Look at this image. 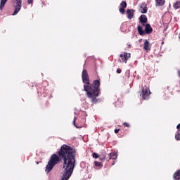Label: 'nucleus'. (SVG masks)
Returning a JSON list of instances; mask_svg holds the SVG:
<instances>
[{
    "label": "nucleus",
    "mask_w": 180,
    "mask_h": 180,
    "mask_svg": "<svg viewBox=\"0 0 180 180\" xmlns=\"http://www.w3.org/2000/svg\"><path fill=\"white\" fill-rule=\"evenodd\" d=\"M140 22L141 23H147L148 22L147 15H141L140 16Z\"/></svg>",
    "instance_id": "10"
},
{
    "label": "nucleus",
    "mask_w": 180,
    "mask_h": 180,
    "mask_svg": "<svg viewBox=\"0 0 180 180\" xmlns=\"http://www.w3.org/2000/svg\"><path fill=\"white\" fill-rule=\"evenodd\" d=\"M77 157V150L72 148L67 145H63L60 147V150L57 154H53L48 165L46 167V172L49 174L57 165L60 163V160L63 162V174L61 180H68L71 178L72 172H74V167H75V158Z\"/></svg>",
    "instance_id": "1"
},
{
    "label": "nucleus",
    "mask_w": 180,
    "mask_h": 180,
    "mask_svg": "<svg viewBox=\"0 0 180 180\" xmlns=\"http://www.w3.org/2000/svg\"><path fill=\"white\" fill-rule=\"evenodd\" d=\"M134 12L136 11L133 9L127 10V15L128 19L131 20V19H133V18H134Z\"/></svg>",
    "instance_id": "7"
},
{
    "label": "nucleus",
    "mask_w": 180,
    "mask_h": 180,
    "mask_svg": "<svg viewBox=\"0 0 180 180\" xmlns=\"http://www.w3.org/2000/svg\"><path fill=\"white\" fill-rule=\"evenodd\" d=\"M117 154L115 153H111L109 154V160H117Z\"/></svg>",
    "instance_id": "14"
},
{
    "label": "nucleus",
    "mask_w": 180,
    "mask_h": 180,
    "mask_svg": "<svg viewBox=\"0 0 180 180\" xmlns=\"http://www.w3.org/2000/svg\"><path fill=\"white\" fill-rule=\"evenodd\" d=\"M178 75L180 77V70H178Z\"/></svg>",
    "instance_id": "28"
},
{
    "label": "nucleus",
    "mask_w": 180,
    "mask_h": 180,
    "mask_svg": "<svg viewBox=\"0 0 180 180\" xmlns=\"http://www.w3.org/2000/svg\"><path fill=\"white\" fill-rule=\"evenodd\" d=\"M173 179H174V180H179L180 179V169L176 170L173 174Z\"/></svg>",
    "instance_id": "9"
},
{
    "label": "nucleus",
    "mask_w": 180,
    "mask_h": 180,
    "mask_svg": "<svg viewBox=\"0 0 180 180\" xmlns=\"http://www.w3.org/2000/svg\"><path fill=\"white\" fill-rule=\"evenodd\" d=\"M156 6H164L165 5V0H155Z\"/></svg>",
    "instance_id": "11"
},
{
    "label": "nucleus",
    "mask_w": 180,
    "mask_h": 180,
    "mask_svg": "<svg viewBox=\"0 0 180 180\" xmlns=\"http://www.w3.org/2000/svg\"><path fill=\"white\" fill-rule=\"evenodd\" d=\"M131 44H129V45H128V48H129V49H131Z\"/></svg>",
    "instance_id": "29"
},
{
    "label": "nucleus",
    "mask_w": 180,
    "mask_h": 180,
    "mask_svg": "<svg viewBox=\"0 0 180 180\" xmlns=\"http://www.w3.org/2000/svg\"><path fill=\"white\" fill-rule=\"evenodd\" d=\"M28 5H32L33 4V0H27Z\"/></svg>",
    "instance_id": "23"
},
{
    "label": "nucleus",
    "mask_w": 180,
    "mask_h": 180,
    "mask_svg": "<svg viewBox=\"0 0 180 180\" xmlns=\"http://www.w3.org/2000/svg\"><path fill=\"white\" fill-rule=\"evenodd\" d=\"M173 7L174 8V9H179L180 8V1H176L173 4Z\"/></svg>",
    "instance_id": "16"
},
{
    "label": "nucleus",
    "mask_w": 180,
    "mask_h": 180,
    "mask_svg": "<svg viewBox=\"0 0 180 180\" xmlns=\"http://www.w3.org/2000/svg\"><path fill=\"white\" fill-rule=\"evenodd\" d=\"M150 94H151V91H150V89L147 86L142 87L141 96L143 101L149 99Z\"/></svg>",
    "instance_id": "4"
},
{
    "label": "nucleus",
    "mask_w": 180,
    "mask_h": 180,
    "mask_svg": "<svg viewBox=\"0 0 180 180\" xmlns=\"http://www.w3.org/2000/svg\"><path fill=\"white\" fill-rule=\"evenodd\" d=\"M6 2H8V0H1L0 11H2V9H4ZM14 2H15V11L13 13V15H18V13H19V11L22 8V0H15Z\"/></svg>",
    "instance_id": "3"
},
{
    "label": "nucleus",
    "mask_w": 180,
    "mask_h": 180,
    "mask_svg": "<svg viewBox=\"0 0 180 180\" xmlns=\"http://www.w3.org/2000/svg\"><path fill=\"white\" fill-rule=\"evenodd\" d=\"M138 32L140 34V36H143V34H146L145 30H143V27L138 25Z\"/></svg>",
    "instance_id": "12"
},
{
    "label": "nucleus",
    "mask_w": 180,
    "mask_h": 180,
    "mask_svg": "<svg viewBox=\"0 0 180 180\" xmlns=\"http://www.w3.org/2000/svg\"><path fill=\"white\" fill-rule=\"evenodd\" d=\"M93 158H99V155L96 153H93Z\"/></svg>",
    "instance_id": "21"
},
{
    "label": "nucleus",
    "mask_w": 180,
    "mask_h": 180,
    "mask_svg": "<svg viewBox=\"0 0 180 180\" xmlns=\"http://www.w3.org/2000/svg\"><path fill=\"white\" fill-rule=\"evenodd\" d=\"M147 11H148V8H147V6H141L140 8H139V11L141 13H147Z\"/></svg>",
    "instance_id": "15"
},
{
    "label": "nucleus",
    "mask_w": 180,
    "mask_h": 180,
    "mask_svg": "<svg viewBox=\"0 0 180 180\" xmlns=\"http://www.w3.org/2000/svg\"><path fill=\"white\" fill-rule=\"evenodd\" d=\"M95 167H98V168H101L103 167L102 163L98 161L94 162Z\"/></svg>",
    "instance_id": "18"
},
{
    "label": "nucleus",
    "mask_w": 180,
    "mask_h": 180,
    "mask_svg": "<svg viewBox=\"0 0 180 180\" xmlns=\"http://www.w3.org/2000/svg\"><path fill=\"white\" fill-rule=\"evenodd\" d=\"M122 124L124 127H130V124L127 122H124Z\"/></svg>",
    "instance_id": "22"
},
{
    "label": "nucleus",
    "mask_w": 180,
    "mask_h": 180,
    "mask_svg": "<svg viewBox=\"0 0 180 180\" xmlns=\"http://www.w3.org/2000/svg\"><path fill=\"white\" fill-rule=\"evenodd\" d=\"M98 158H99L100 161H105V160H106V153H105V152L101 153V154L99 155Z\"/></svg>",
    "instance_id": "13"
},
{
    "label": "nucleus",
    "mask_w": 180,
    "mask_h": 180,
    "mask_svg": "<svg viewBox=\"0 0 180 180\" xmlns=\"http://www.w3.org/2000/svg\"><path fill=\"white\" fill-rule=\"evenodd\" d=\"M112 165H115V163H112Z\"/></svg>",
    "instance_id": "32"
},
{
    "label": "nucleus",
    "mask_w": 180,
    "mask_h": 180,
    "mask_svg": "<svg viewBox=\"0 0 180 180\" xmlns=\"http://www.w3.org/2000/svg\"><path fill=\"white\" fill-rule=\"evenodd\" d=\"M75 120H77L76 118L74 119V121H73L74 124H75Z\"/></svg>",
    "instance_id": "30"
},
{
    "label": "nucleus",
    "mask_w": 180,
    "mask_h": 180,
    "mask_svg": "<svg viewBox=\"0 0 180 180\" xmlns=\"http://www.w3.org/2000/svg\"><path fill=\"white\" fill-rule=\"evenodd\" d=\"M117 74H121L122 73V69H120V68L117 69Z\"/></svg>",
    "instance_id": "24"
},
{
    "label": "nucleus",
    "mask_w": 180,
    "mask_h": 180,
    "mask_svg": "<svg viewBox=\"0 0 180 180\" xmlns=\"http://www.w3.org/2000/svg\"><path fill=\"white\" fill-rule=\"evenodd\" d=\"M120 6L121 8H126L127 6V4L126 3V1H122L120 4Z\"/></svg>",
    "instance_id": "19"
},
{
    "label": "nucleus",
    "mask_w": 180,
    "mask_h": 180,
    "mask_svg": "<svg viewBox=\"0 0 180 180\" xmlns=\"http://www.w3.org/2000/svg\"><path fill=\"white\" fill-rule=\"evenodd\" d=\"M150 33H153V27H151L150 24H146L145 28V34H150Z\"/></svg>",
    "instance_id": "8"
},
{
    "label": "nucleus",
    "mask_w": 180,
    "mask_h": 180,
    "mask_svg": "<svg viewBox=\"0 0 180 180\" xmlns=\"http://www.w3.org/2000/svg\"><path fill=\"white\" fill-rule=\"evenodd\" d=\"M82 79L84 84V91L89 99H91L92 103H98V96L101 95V80H94L92 84L90 82L89 75L86 70H83L82 73Z\"/></svg>",
    "instance_id": "2"
},
{
    "label": "nucleus",
    "mask_w": 180,
    "mask_h": 180,
    "mask_svg": "<svg viewBox=\"0 0 180 180\" xmlns=\"http://www.w3.org/2000/svg\"><path fill=\"white\" fill-rule=\"evenodd\" d=\"M176 129H177L178 130H180V124H179L176 126Z\"/></svg>",
    "instance_id": "26"
},
{
    "label": "nucleus",
    "mask_w": 180,
    "mask_h": 180,
    "mask_svg": "<svg viewBox=\"0 0 180 180\" xmlns=\"http://www.w3.org/2000/svg\"><path fill=\"white\" fill-rule=\"evenodd\" d=\"M141 25H142V26H145V27H146V23H147V22H141Z\"/></svg>",
    "instance_id": "27"
},
{
    "label": "nucleus",
    "mask_w": 180,
    "mask_h": 180,
    "mask_svg": "<svg viewBox=\"0 0 180 180\" xmlns=\"http://www.w3.org/2000/svg\"><path fill=\"white\" fill-rule=\"evenodd\" d=\"M175 139L177 140V141H179L180 140V130H178L175 135Z\"/></svg>",
    "instance_id": "17"
},
{
    "label": "nucleus",
    "mask_w": 180,
    "mask_h": 180,
    "mask_svg": "<svg viewBox=\"0 0 180 180\" xmlns=\"http://www.w3.org/2000/svg\"><path fill=\"white\" fill-rule=\"evenodd\" d=\"M119 11H120V13H122V15H124V12H125L124 8L120 7Z\"/></svg>",
    "instance_id": "20"
},
{
    "label": "nucleus",
    "mask_w": 180,
    "mask_h": 180,
    "mask_svg": "<svg viewBox=\"0 0 180 180\" xmlns=\"http://www.w3.org/2000/svg\"><path fill=\"white\" fill-rule=\"evenodd\" d=\"M119 131H120V129H115V133L116 134H117V133H119Z\"/></svg>",
    "instance_id": "25"
},
{
    "label": "nucleus",
    "mask_w": 180,
    "mask_h": 180,
    "mask_svg": "<svg viewBox=\"0 0 180 180\" xmlns=\"http://www.w3.org/2000/svg\"><path fill=\"white\" fill-rule=\"evenodd\" d=\"M143 49L148 53V51H150L151 50V44L148 41V40L145 39L143 43Z\"/></svg>",
    "instance_id": "6"
},
{
    "label": "nucleus",
    "mask_w": 180,
    "mask_h": 180,
    "mask_svg": "<svg viewBox=\"0 0 180 180\" xmlns=\"http://www.w3.org/2000/svg\"><path fill=\"white\" fill-rule=\"evenodd\" d=\"M37 164H39V162H37Z\"/></svg>",
    "instance_id": "31"
},
{
    "label": "nucleus",
    "mask_w": 180,
    "mask_h": 180,
    "mask_svg": "<svg viewBox=\"0 0 180 180\" xmlns=\"http://www.w3.org/2000/svg\"><path fill=\"white\" fill-rule=\"evenodd\" d=\"M131 54L130 53H127V52H124L123 53H121L120 57L122 58V63H127V60H129V58H130Z\"/></svg>",
    "instance_id": "5"
}]
</instances>
